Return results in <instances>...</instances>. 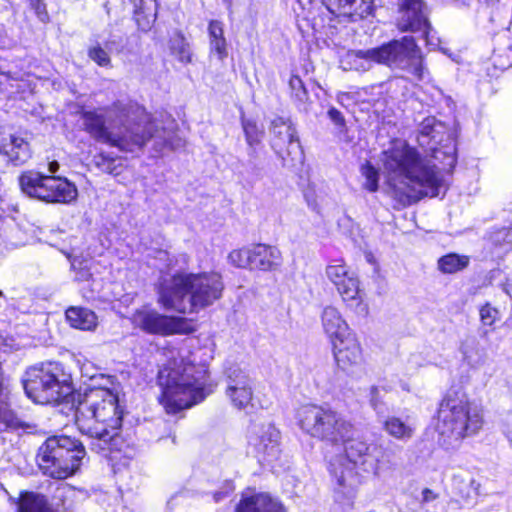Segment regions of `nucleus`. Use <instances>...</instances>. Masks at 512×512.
Returning a JSON list of instances; mask_svg holds the SVG:
<instances>
[{"label": "nucleus", "mask_w": 512, "mask_h": 512, "mask_svg": "<svg viewBox=\"0 0 512 512\" xmlns=\"http://www.w3.org/2000/svg\"><path fill=\"white\" fill-rule=\"evenodd\" d=\"M89 276H90V274L88 271H83L80 273V276L78 277V279L87 280Z\"/></svg>", "instance_id": "8fccbe9b"}, {"label": "nucleus", "mask_w": 512, "mask_h": 512, "mask_svg": "<svg viewBox=\"0 0 512 512\" xmlns=\"http://www.w3.org/2000/svg\"><path fill=\"white\" fill-rule=\"evenodd\" d=\"M438 420L439 433L456 441L475 435L484 423L480 406L464 393L452 390L440 403Z\"/></svg>", "instance_id": "1a4fd4ad"}, {"label": "nucleus", "mask_w": 512, "mask_h": 512, "mask_svg": "<svg viewBox=\"0 0 512 512\" xmlns=\"http://www.w3.org/2000/svg\"><path fill=\"white\" fill-rule=\"evenodd\" d=\"M370 403L373 408L379 412L381 400L379 397V389L375 386H372L370 389Z\"/></svg>", "instance_id": "a18cd8bd"}, {"label": "nucleus", "mask_w": 512, "mask_h": 512, "mask_svg": "<svg viewBox=\"0 0 512 512\" xmlns=\"http://www.w3.org/2000/svg\"><path fill=\"white\" fill-rule=\"evenodd\" d=\"M383 169L391 196L402 206L423 197H437L443 179L435 165H430L418 151L403 140H395L383 152Z\"/></svg>", "instance_id": "f257e3e1"}, {"label": "nucleus", "mask_w": 512, "mask_h": 512, "mask_svg": "<svg viewBox=\"0 0 512 512\" xmlns=\"http://www.w3.org/2000/svg\"><path fill=\"white\" fill-rule=\"evenodd\" d=\"M22 382L26 395L35 403L75 405L77 392L72 376L58 362L30 367Z\"/></svg>", "instance_id": "423d86ee"}, {"label": "nucleus", "mask_w": 512, "mask_h": 512, "mask_svg": "<svg viewBox=\"0 0 512 512\" xmlns=\"http://www.w3.org/2000/svg\"><path fill=\"white\" fill-rule=\"evenodd\" d=\"M399 17L397 27L401 32L420 33L427 45H435L433 28L428 20L427 6L422 0H397Z\"/></svg>", "instance_id": "2eb2a0df"}, {"label": "nucleus", "mask_w": 512, "mask_h": 512, "mask_svg": "<svg viewBox=\"0 0 512 512\" xmlns=\"http://www.w3.org/2000/svg\"><path fill=\"white\" fill-rule=\"evenodd\" d=\"M361 174L365 178L363 186L370 192L378 190L379 173L378 170L372 166L369 162L362 165Z\"/></svg>", "instance_id": "4c0bfd02"}, {"label": "nucleus", "mask_w": 512, "mask_h": 512, "mask_svg": "<svg viewBox=\"0 0 512 512\" xmlns=\"http://www.w3.org/2000/svg\"><path fill=\"white\" fill-rule=\"evenodd\" d=\"M66 318L72 327L80 330H92L97 325V316L87 308L70 307L66 311Z\"/></svg>", "instance_id": "c85d7f7f"}, {"label": "nucleus", "mask_w": 512, "mask_h": 512, "mask_svg": "<svg viewBox=\"0 0 512 512\" xmlns=\"http://www.w3.org/2000/svg\"><path fill=\"white\" fill-rule=\"evenodd\" d=\"M460 351L463 361L472 369H478L487 362V348L475 337L466 338L461 343Z\"/></svg>", "instance_id": "a878e982"}, {"label": "nucleus", "mask_w": 512, "mask_h": 512, "mask_svg": "<svg viewBox=\"0 0 512 512\" xmlns=\"http://www.w3.org/2000/svg\"><path fill=\"white\" fill-rule=\"evenodd\" d=\"M242 127L249 147L260 144L264 132L254 120L243 118Z\"/></svg>", "instance_id": "f704fd0d"}, {"label": "nucleus", "mask_w": 512, "mask_h": 512, "mask_svg": "<svg viewBox=\"0 0 512 512\" xmlns=\"http://www.w3.org/2000/svg\"><path fill=\"white\" fill-rule=\"evenodd\" d=\"M332 347L336 364L342 371L351 373L361 365L362 350L354 334L334 340Z\"/></svg>", "instance_id": "a211bd4d"}, {"label": "nucleus", "mask_w": 512, "mask_h": 512, "mask_svg": "<svg viewBox=\"0 0 512 512\" xmlns=\"http://www.w3.org/2000/svg\"><path fill=\"white\" fill-rule=\"evenodd\" d=\"M479 315L484 326H492L499 319L500 312L490 303H486L480 308Z\"/></svg>", "instance_id": "58836bf2"}, {"label": "nucleus", "mask_w": 512, "mask_h": 512, "mask_svg": "<svg viewBox=\"0 0 512 512\" xmlns=\"http://www.w3.org/2000/svg\"><path fill=\"white\" fill-rule=\"evenodd\" d=\"M85 455V447L79 440L66 435H54L39 446L36 463L44 476L64 480L80 469Z\"/></svg>", "instance_id": "6e6552de"}, {"label": "nucleus", "mask_w": 512, "mask_h": 512, "mask_svg": "<svg viewBox=\"0 0 512 512\" xmlns=\"http://www.w3.org/2000/svg\"><path fill=\"white\" fill-rule=\"evenodd\" d=\"M452 488L465 500L476 498L480 493V483L468 474L453 475Z\"/></svg>", "instance_id": "7c9ffc66"}, {"label": "nucleus", "mask_w": 512, "mask_h": 512, "mask_svg": "<svg viewBox=\"0 0 512 512\" xmlns=\"http://www.w3.org/2000/svg\"><path fill=\"white\" fill-rule=\"evenodd\" d=\"M449 160H450L449 161V165H451V166L454 165L456 160H455V157L453 155L449 156Z\"/></svg>", "instance_id": "864d4df0"}, {"label": "nucleus", "mask_w": 512, "mask_h": 512, "mask_svg": "<svg viewBox=\"0 0 512 512\" xmlns=\"http://www.w3.org/2000/svg\"><path fill=\"white\" fill-rule=\"evenodd\" d=\"M208 34L210 51L215 52L219 60H224L228 52L223 23L218 20H211L208 25Z\"/></svg>", "instance_id": "c756f323"}, {"label": "nucleus", "mask_w": 512, "mask_h": 512, "mask_svg": "<svg viewBox=\"0 0 512 512\" xmlns=\"http://www.w3.org/2000/svg\"><path fill=\"white\" fill-rule=\"evenodd\" d=\"M113 468H114L115 474H121V464L120 463H115L113 465Z\"/></svg>", "instance_id": "3c124183"}, {"label": "nucleus", "mask_w": 512, "mask_h": 512, "mask_svg": "<svg viewBox=\"0 0 512 512\" xmlns=\"http://www.w3.org/2000/svg\"><path fill=\"white\" fill-rule=\"evenodd\" d=\"M437 494L434 493L431 489L429 488H425L423 489L422 491V500H421V503L422 504H425V503H429V502H432L434 500L437 499Z\"/></svg>", "instance_id": "49530a36"}, {"label": "nucleus", "mask_w": 512, "mask_h": 512, "mask_svg": "<svg viewBox=\"0 0 512 512\" xmlns=\"http://www.w3.org/2000/svg\"><path fill=\"white\" fill-rule=\"evenodd\" d=\"M321 322L323 330L331 343H333L334 340H339L352 334L341 313L333 306H326L323 309Z\"/></svg>", "instance_id": "393cba45"}, {"label": "nucleus", "mask_w": 512, "mask_h": 512, "mask_svg": "<svg viewBox=\"0 0 512 512\" xmlns=\"http://www.w3.org/2000/svg\"><path fill=\"white\" fill-rule=\"evenodd\" d=\"M491 241L504 252L512 250V227L494 231L491 234Z\"/></svg>", "instance_id": "e433bc0d"}, {"label": "nucleus", "mask_w": 512, "mask_h": 512, "mask_svg": "<svg viewBox=\"0 0 512 512\" xmlns=\"http://www.w3.org/2000/svg\"><path fill=\"white\" fill-rule=\"evenodd\" d=\"M331 14L343 16L351 21L363 19L372 14L374 0H322Z\"/></svg>", "instance_id": "6ab92c4d"}, {"label": "nucleus", "mask_w": 512, "mask_h": 512, "mask_svg": "<svg viewBox=\"0 0 512 512\" xmlns=\"http://www.w3.org/2000/svg\"><path fill=\"white\" fill-rule=\"evenodd\" d=\"M227 259L228 262L236 268L251 270V248H241L232 250L228 254Z\"/></svg>", "instance_id": "c9c22d12"}, {"label": "nucleus", "mask_w": 512, "mask_h": 512, "mask_svg": "<svg viewBox=\"0 0 512 512\" xmlns=\"http://www.w3.org/2000/svg\"><path fill=\"white\" fill-rule=\"evenodd\" d=\"M135 327L148 334L171 335L185 332V320L160 314L152 309L137 310L132 316Z\"/></svg>", "instance_id": "dca6fc26"}, {"label": "nucleus", "mask_w": 512, "mask_h": 512, "mask_svg": "<svg viewBox=\"0 0 512 512\" xmlns=\"http://www.w3.org/2000/svg\"><path fill=\"white\" fill-rule=\"evenodd\" d=\"M18 512H57L41 493L22 491L17 500Z\"/></svg>", "instance_id": "bb28decb"}, {"label": "nucleus", "mask_w": 512, "mask_h": 512, "mask_svg": "<svg viewBox=\"0 0 512 512\" xmlns=\"http://www.w3.org/2000/svg\"><path fill=\"white\" fill-rule=\"evenodd\" d=\"M234 490V486L231 482H226L224 489L221 491H217L213 494V499L215 502H219L228 496Z\"/></svg>", "instance_id": "c03bdc74"}, {"label": "nucleus", "mask_w": 512, "mask_h": 512, "mask_svg": "<svg viewBox=\"0 0 512 512\" xmlns=\"http://www.w3.org/2000/svg\"><path fill=\"white\" fill-rule=\"evenodd\" d=\"M170 50L180 62H191L192 54L190 44L180 31L175 32L170 39Z\"/></svg>", "instance_id": "473e14b6"}, {"label": "nucleus", "mask_w": 512, "mask_h": 512, "mask_svg": "<svg viewBox=\"0 0 512 512\" xmlns=\"http://www.w3.org/2000/svg\"><path fill=\"white\" fill-rule=\"evenodd\" d=\"M279 431L271 424L262 426L253 438L252 444L258 455L267 462L277 459L279 450Z\"/></svg>", "instance_id": "412c9836"}, {"label": "nucleus", "mask_w": 512, "mask_h": 512, "mask_svg": "<svg viewBox=\"0 0 512 512\" xmlns=\"http://www.w3.org/2000/svg\"><path fill=\"white\" fill-rule=\"evenodd\" d=\"M325 273L348 307L355 309L358 313L366 312L359 279L342 260H335L329 264Z\"/></svg>", "instance_id": "4468645a"}, {"label": "nucleus", "mask_w": 512, "mask_h": 512, "mask_svg": "<svg viewBox=\"0 0 512 512\" xmlns=\"http://www.w3.org/2000/svg\"><path fill=\"white\" fill-rule=\"evenodd\" d=\"M248 155L250 157V161L256 158L257 151L255 146L249 147Z\"/></svg>", "instance_id": "09e8293b"}, {"label": "nucleus", "mask_w": 512, "mask_h": 512, "mask_svg": "<svg viewBox=\"0 0 512 512\" xmlns=\"http://www.w3.org/2000/svg\"><path fill=\"white\" fill-rule=\"evenodd\" d=\"M223 290L217 272L162 274L157 284L158 303L166 310L197 312L219 300Z\"/></svg>", "instance_id": "20e7f679"}, {"label": "nucleus", "mask_w": 512, "mask_h": 512, "mask_svg": "<svg viewBox=\"0 0 512 512\" xmlns=\"http://www.w3.org/2000/svg\"><path fill=\"white\" fill-rule=\"evenodd\" d=\"M354 434L353 426V432L340 441L344 446L345 457L337 458L330 465L331 474L343 493L353 490L358 485V472L355 471L357 467L364 472L375 474L383 456L381 447L367 444L360 438H355Z\"/></svg>", "instance_id": "0eeeda50"}, {"label": "nucleus", "mask_w": 512, "mask_h": 512, "mask_svg": "<svg viewBox=\"0 0 512 512\" xmlns=\"http://www.w3.org/2000/svg\"><path fill=\"white\" fill-rule=\"evenodd\" d=\"M59 170V163L57 161H51L48 164V171L51 175H54Z\"/></svg>", "instance_id": "de8ad7c7"}, {"label": "nucleus", "mask_w": 512, "mask_h": 512, "mask_svg": "<svg viewBox=\"0 0 512 512\" xmlns=\"http://www.w3.org/2000/svg\"><path fill=\"white\" fill-rule=\"evenodd\" d=\"M487 334H488V331H487V330H485V331L483 332V336H486Z\"/></svg>", "instance_id": "5fc2aeb1"}, {"label": "nucleus", "mask_w": 512, "mask_h": 512, "mask_svg": "<svg viewBox=\"0 0 512 512\" xmlns=\"http://www.w3.org/2000/svg\"><path fill=\"white\" fill-rule=\"evenodd\" d=\"M445 131L444 125L433 116L426 117L419 125L417 141L421 147L433 151L434 157L438 158L439 150L436 147L442 141V134Z\"/></svg>", "instance_id": "b1692460"}, {"label": "nucleus", "mask_w": 512, "mask_h": 512, "mask_svg": "<svg viewBox=\"0 0 512 512\" xmlns=\"http://www.w3.org/2000/svg\"><path fill=\"white\" fill-rule=\"evenodd\" d=\"M29 5L33 9L41 22H47L49 19L46 6L42 0H29Z\"/></svg>", "instance_id": "37998d69"}, {"label": "nucleus", "mask_w": 512, "mask_h": 512, "mask_svg": "<svg viewBox=\"0 0 512 512\" xmlns=\"http://www.w3.org/2000/svg\"><path fill=\"white\" fill-rule=\"evenodd\" d=\"M158 383L162 389L160 403L168 414H176L203 401L212 390L208 386V371L204 365L173 359L160 369Z\"/></svg>", "instance_id": "39448f33"}, {"label": "nucleus", "mask_w": 512, "mask_h": 512, "mask_svg": "<svg viewBox=\"0 0 512 512\" xmlns=\"http://www.w3.org/2000/svg\"><path fill=\"white\" fill-rule=\"evenodd\" d=\"M271 146L276 154L282 159L283 165L288 167L302 164L304 152L289 119L277 117L271 122Z\"/></svg>", "instance_id": "ddd939ff"}, {"label": "nucleus", "mask_w": 512, "mask_h": 512, "mask_svg": "<svg viewBox=\"0 0 512 512\" xmlns=\"http://www.w3.org/2000/svg\"><path fill=\"white\" fill-rule=\"evenodd\" d=\"M225 394L231 404L238 408H246L253 399L254 381L244 369L238 365H232L225 371Z\"/></svg>", "instance_id": "f3484780"}, {"label": "nucleus", "mask_w": 512, "mask_h": 512, "mask_svg": "<svg viewBox=\"0 0 512 512\" xmlns=\"http://www.w3.org/2000/svg\"><path fill=\"white\" fill-rule=\"evenodd\" d=\"M71 409L75 410L79 431L91 439V449L97 453L111 451L123 417L117 395L107 388H89L83 393L77 392Z\"/></svg>", "instance_id": "7ed1b4c3"}, {"label": "nucleus", "mask_w": 512, "mask_h": 512, "mask_svg": "<svg viewBox=\"0 0 512 512\" xmlns=\"http://www.w3.org/2000/svg\"><path fill=\"white\" fill-rule=\"evenodd\" d=\"M356 56L385 65L418 81L423 80L427 73L423 53L413 36H403L376 48L359 50Z\"/></svg>", "instance_id": "9d476101"}, {"label": "nucleus", "mask_w": 512, "mask_h": 512, "mask_svg": "<svg viewBox=\"0 0 512 512\" xmlns=\"http://www.w3.org/2000/svg\"><path fill=\"white\" fill-rule=\"evenodd\" d=\"M88 56L99 66L109 67L111 66V59L109 54L101 46L97 45L89 49Z\"/></svg>", "instance_id": "ea45409f"}, {"label": "nucleus", "mask_w": 512, "mask_h": 512, "mask_svg": "<svg viewBox=\"0 0 512 512\" xmlns=\"http://www.w3.org/2000/svg\"><path fill=\"white\" fill-rule=\"evenodd\" d=\"M470 264V257L457 253H448L437 261V268L443 274H455L466 269Z\"/></svg>", "instance_id": "2f4dec72"}, {"label": "nucleus", "mask_w": 512, "mask_h": 512, "mask_svg": "<svg viewBox=\"0 0 512 512\" xmlns=\"http://www.w3.org/2000/svg\"><path fill=\"white\" fill-rule=\"evenodd\" d=\"M384 431L391 437L400 440H410L415 432V426L409 417L402 419L396 416H387L381 420Z\"/></svg>", "instance_id": "cd10ccee"}, {"label": "nucleus", "mask_w": 512, "mask_h": 512, "mask_svg": "<svg viewBox=\"0 0 512 512\" xmlns=\"http://www.w3.org/2000/svg\"><path fill=\"white\" fill-rule=\"evenodd\" d=\"M0 154L7 162L20 166L31 158L29 143L21 136L15 134L0 136Z\"/></svg>", "instance_id": "aec40b11"}, {"label": "nucleus", "mask_w": 512, "mask_h": 512, "mask_svg": "<svg viewBox=\"0 0 512 512\" xmlns=\"http://www.w3.org/2000/svg\"><path fill=\"white\" fill-rule=\"evenodd\" d=\"M168 257V253L166 251H159V258L164 259Z\"/></svg>", "instance_id": "603ef678"}, {"label": "nucleus", "mask_w": 512, "mask_h": 512, "mask_svg": "<svg viewBox=\"0 0 512 512\" xmlns=\"http://www.w3.org/2000/svg\"><path fill=\"white\" fill-rule=\"evenodd\" d=\"M2 295H3V293H2V291H0V296H2Z\"/></svg>", "instance_id": "6e6d98bb"}, {"label": "nucleus", "mask_w": 512, "mask_h": 512, "mask_svg": "<svg viewBox=\"0 0 512 512\" xmlns=\"http://www.w3.org/2000/svg\"><path fill=\"white\" fill-rule=\"evenodd\" d=\"M106 116L120 127L117 132L109 131L105 125L103 115L95 111H84L81 114L84 130L96 141L117 147L122 151L134 152L141 149L148 140H155L156 151H162L165 147L177 149L184 145L181 139H167L156 128L153 122L131 123L130 108L117 101L106 109Z\"/></svg>", "instance_id": "f03ea898"}, {"label": "nucleus", "mask_w": 512, "mask_h": 512, "mask_svg": "<svg viewBox=\"0 0 512 512\" xmlns=\"http://www.w3.org/2000/svg\"><path fill=\"white\" fill-rule=\"evenodd\" d=\"M300 428L313 438L339 445L353 432V424L341 413L318 405H306L297 413Z\"/></svg>", "instance_id": "9b49d317"}, {"label": "nucleus", "mask_w": 512, "mask_h": 512, "mask_svg": "<svg viewBox=\"0 0 512 512\" xmlns=\"http://www.w3.org/2000/svg\"><path fill=\"white\" fill-rule=\"evenodd\" d=\"M97 166L105 173L118 174L115 159L99 155L96 160Z\"/></svg>", "instance_id": "a19ab883"}, {"label": "nucleus", "mask_w": 512, "mask_h": 512, "mask_svg": "<svg viewBox=\"0 0 512 512\" xmlns=\"http://www.w3.org/2000/svg\"><path fill=\"white\" fill-rule=\"evenodd\" d=\"M289 88L291 98L295 102V104L300 108L304 106L309 100V93L302 81V79L296 75L292 74L289 79Z\"/></svg>", "instance_id": "72a5a7b5"}, {"label": "nucleus", "mask_w": 512, "mask_h": 512, "mask_svg": "<svg viewBox=\"0 0 512 512\" xmlns=\"http://www.w3.org/2000/svg\"><path fill=\"white\" fill-rule=\"evenodd\" d=\"M327 115L329 119L334 123V125L339 129L340 132L346 130L345 118L338 109H336L335 107H331L328 110Z\"/></svg>", "instance_id": "79ce46f5"}, {"label": "nucleus", "mask_w": 512, "mask_h": 512, "mask_svg": "<svg viewBox=\"0 0 512 512\" xmlns=\"http://www.w3.org/2000/svg\"><path fill=\"white\" fill-rule=\"evenodd\" d=\"M237 512H286L283 504L268 493L244 494Z\"/></svg>", "instance_id": "4be33fe9"}, {"label": "nucleus", "mask_w": 512, "mask_h": 512, "mask_svg": "<svg viewBox=\"0 0 512 512\" xmlns=\"http://www.w3.org/2000/svg\"><path fill=\"white\" fill-rule=\"evenodd\" d=\"M18 181L25 195L45 203L68 204L78 196L76 185L64 177L29 170L23 172Z\"/></svg>", "instance_id": "f8f14e48"}, {"label": "nucleus", "mask_w": 512, "mask_h": 512, "mask_svg": "<svg viewBox=\"0 0 512 512\" xmlns=\"http://www.w3.org/2000/svg\"><path fill=\"white\" fill-rule=\"evenodd\" d=\"M282 264V255L275 246L258 244L251 248V270L274 271Z\"/></svg>", "instance_id": "5701e85b"}]
</instances>
